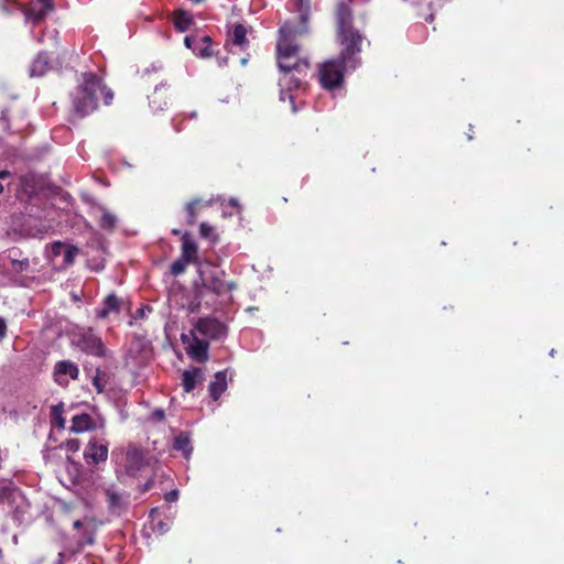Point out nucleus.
<instances>
[{
  "mask_svg": "<svg viewBox=\"0 0 564 564\" xmlns=\"http://www.w3.org/2000/svg\"><path fill=\"white\" fill-rule=\"evenodd\" d=\"M147 312H151V308L149 306L139 307L135 312L134 318H143Z\"/></svg>",
  "mask_w": 564,
  "mask_h": 564,
  "instance_id": "nucleus-37",
  "label": "nucleus"
},
{
  "mask_svg": "<svg viewBox=\"0 0 564 564\" xmlns=\"http://www.w3.org/2000/svg\"><path fill=\"white\" fill-rule=\"evenodd\" d=\"M97 530V523L94 520H89L86 524V528L83 532V539L84 541H80L79 544L83 546L86 544H93L95 542V532Z\"/></svg>",
  "mask_w": 564,
  "mask_h": 564,
  "instance_id": "nucleus-24",
  "label": "nucleus"
},
{
  "mask_svg": "<svg viewBox=\"0 0 564 564\" xmlns=\"http://www.w3.org/2000/svg\"><path fill=\"white\" fill-rule=\"evenodd\" d=\"M198 272L202 279V288L205 291L224 297L227 302L232 300L231 292L237 289V284L225 279L226 272L224 270L218 269L210 262H206L199 267Z\"/></svg>",
  "mask_w": 564,
  "mask_h": 564,
  "instance_id": "nucleus-4",
  "label": "nucleus"
},
{
  "mask_svg": "<svg viewBox=\"0 0 564 564\" xmlns=\"http://www.w3.org/2000/svg\"><path fill=\"white\" fill-rule=\"evenodd\" d=\"M185 261L189 263H195L197 261V245L191 238L188 232H184L182 236V257Z\"/></svg>",
  "mask_w": 564,
  "mask_h": 564,
  "instance_id": "nucleus-15",
  "label": "nucleus"
},
{
  "mask_svg": "<svg viewBox=\"0 0 564 564\" xmlns=\"http://www.w3.org/2000/svg\"><path fill=\"white\" fill-rule=\"evenodd\" d=\"M54 10L52 0H32L23 10L25 19L40 23Z\"/></svg>",
  "mask_w": 564,
  "mask_h": 564,
  "instance_id": "nucleus-10",
  "label": "nucleus"
},
{
  "mask_svg": "<svg viewBox=\"0 0 564 564\" xmlns=\"http://www.w3.org/2000/svg\"><path fill=\"white\" fill-rule=\"evenodd\" d=\"M109 443L100 437H91L84 451V457L88 464H99L108 458Z\"/></svg>",
  "mask_w": 564,
  "mask_h": 564,
  "instance_id": "nucleus-8",
  "label": "nucleus"
},
{
  "mask_svg": "<svg viewBox=\"0 0 564 564\" xmlns=\"http://www.w3.org/2000/svg\"><path fill=\"white\" fill-rule=\"evenodd\" d=\"M196 40L193 36H186L184 40V44L187 48L192 50L193 53H196Z\"/></svg>",
  "mask_w": 564,
  "mask_h": 564,
  "instance_id": "nucleus-35",
  "label": "nucleus"
},
{
  "mask_svg": "<svg viewBox=\"0 0 564 564\" xmlns=\"http://www.w3.org/2000/svg\"><path fill=\"white\" fill-rule=\"evenodd\" d=\"M173 446L176 451L182 452L185 458H188L193 451L188 436L184 434L175 437Z\"/></svg>",
  "mask_w": 564,
  "mask_h": 564,
  "instance_id": "nucleus-22",
  "label": "nucleus"
},
{
  "mask_svg": "<svg viewBox=\"0 0 564 564\" xmlns=\"http://www.w3.org/2000/svg\"><path fill=\"white\" fill-rule=\"evenodd\" d=\"M198 203H199L198 200H193V202L188 203L186 206L187 223L189 225H193L196 221V207H197Z\"/></svg>",
  "mask_w": 564,
  "mask_h": 564,
  "instance_id": "nucleus-31",
  "label": "nucleus"
},
{
  "mask_svg": "<svg viewBox=\"0 0 564 564\" xmlns=\"http://www.w3.org/2000/svg\"><path fill=\"white\" fill-rule=\"evenodd\" d=\"M188 263L189 262L185 261L183 258L175 260L171 265V273L173 275L182 274Z\"/></svg>",
  "mask_w": 564,
  "mask_h": 564,
  "instance_id": "nucleus-30",
  "label": "nucleus"
},
{
  "mask_svg": "<svg viewBox=\"0 0 564 564\" xmlns=\"http://www.w3.org/2000/svg\"><path fill=\"white\" fill-rule=\"evenodd\" d=\"M202 379H203L202 371L198 368L185 370L183 372V378H182V386H183L184 391L186 393L192 392L195 389L196 384L199 381H202Z\"/></svg>",
  "mask_w": 564,
  "mask_h": 564,
  "instance_id": "nucleus-18",
  "label": "nucleus"
},
{
  "mask_svg": "<svg viewBox=\"0 0 564 564\" xmlns=\"http://www.w3.org/2000/svg\"><path fill=\"white\" fill-rule=\"evenodd\" d=\"M554 354H555V350H554V349H552V350L550 351V355H551V356H554Z\"/></svg>",
  "mask_w": 564,
  "mask_h": 564,
  "instance_id": "nucleus-50",
  "label": "nucleus"
},
{
  "mask_svg": "<svg viewBox=\"0 0 564 564\" xmlns=\"http://www.w3.org/2000/svg\"><path fill=\"white\" fill-rule=\"evenodd\" d=\"M230 39L232 44L236 46L245 45V43L247 42L246 28L242 24L235 25Z\"/></svg>",
  "mask_w": 564,
  "mask_h": 564,
  "instance_id": "nucleus-23",
  "label": "nucleus"
},
{
  "mask_svg": "<svg viewBox=\"0 0 564 564\" xmlns=\"http://www.w3.org/2000/svg\"><path fill=\"white\" fill-rule=\"evenodd\" d=\"M172 232H173L174 235H180V234H181V231H180L178 229H173V230H172Z\"/></svg>",
  "mask_w": 564,
  "mask_h": 564,
  "instance_id": "nucleus-46",
  "label": "nucleus"
},
{
  "mask_svg": "<svg viewBox=\"0 0 564 564\" xmlns=\"http://www.w3.org/2000/svg\"><path fill=\"white\" fill-rule=\"evenodd\" d=\"M30 270V260L18 248H11L0 253V274L17 276Z\"/></svg>",
  "mask_w": 564,
  "mask_h": 564,
  "instance_id": "nucleus-6",
  "label": "nucleus"
},
{
  "mask_svg": "<svg viewBox=\"0 0 564 564\" xmlns=\"http://www.w3.org/2000/svg\"><path fill=\"white\" fill-rule=\"evenodd\" d=\"M56 564H64V553H58V558Z\"/></svg>",
  "mask_w": 564,
  "mask_h": 564,
  "instance_id": "nucleus-43",
  "label": "nucleus"
},
{
  "mask_svg": "<svg viewBox=\"0 0 564 564\" xmlns=\"http://www.w3.org/2000/svg\"><path fill=\"white\" fill-rule=\"evenodd\" d=\"M54 379L59 386H66L68 379H77L79 369L77 365L70 360H62L54 366Z\"/></svg>",
  "mask_w": 564,
  "mask_h": 564,
  "instance_id": "nucleus-12",
  "label": "nucleus"
},
{
  "mask_svg": "<svg viewBox=\"0 0 564 564\" xmlns=\"http://www.w3.org/2000/svg\"><path fill=\"white\" fill-rule=\"evenodd\" d=\"M199 231L202 237L208 238L213 231V227L209 226L207 223H202L199 226Z\"/></svg>",
  "mask_w": 564,
  "mask_h": 564,
  "instance_id": "nucleus-34",
  "label": "nucleus"
},
{
  "mask_svg": "<svg viewBox=\"0 0 564 564\" xmlns=\"http://www.w3.org/2000/svg\"><path fill=\"white\" fill-rule=\"evenodd\" d=\"M124 304L122 299H119L116 294H109L102 302V306L96 311L98 318L105 319L111 313H119L121 306Z\"/></svg>",
  "mask_w": 564,
  "mask_h": 564,
  "instance_id": "nucleus-13",
  "label": "nucleus"
},
{
  "mask_svg": "<svg viewBox=\"0 0 564 564\" xmlns=\"http://www.w3.org/2000/svg\"><path fill=\"white\" fill-rule=\"evenodd\" d=\"M102 96L105 104L109 105L113 98V94L108 89L93 73H86L83 82L73 94V116L82 119L97 109V100Z\"/></svg>",
  "mask_w": 564,
  "mask_h": 564,
  "instance_id": "nucleus-3",
  "label": "nucleus"
},
{
  "mask_svg": "<svg viewBox=\"0 0 564 564\" xmlns=\"http://www.w3.org/2000/svg\"><path fill=\"white\" fill-rule=\"evenodd\" d=\"M94 426L93 417L89 414L82 413L72 419L70 431L74 433H83L91 430Z\"/></svg>",
  "mask_w": 564,
  "mask_h": 564,
  "instance_id": "nucleus-19",
  "label": "nucleus"
},
{
  "mask_svg": "<svg viewBox=\"0 0 564 564\" xmlns=\"http://www.w3.org/2000/svg\"><path fill=\"white\" fill-rule=\"evenodd\" d=\"M229 205L232 206V207H236V208L240 207L237 198H230L229 199Z\"/></svg>",
  "mask_w": 564,
  "mask_h": 564,
  "instance_id": "nucleus-42",
  "label": "nucleus"
},
{
  "mask_svg": "<svg viewBox=\"0 0 564 564\" xmlns=\"http://www.w3.org/2000/svg\"><path fill=\"white\" fill-rule=\"evenodd\" d=\"M7 334V324L3 318L0 317V340L6 337Z\"/></svg>",
  "mask_w": 564,
  "mask_h": 564,
  "instance_id": "nucleus-38",
  "label": "nucleus"
},
{
  "mask_svg": "<svg viewBox=\"0 0 564 564\" xmlns=\"http://www.w3.org/2000/svg\"><path fill=\"white\" fill-rule=\"evenodd\" d=\"M307 10H308V1L299 0V11H300V18L303 22V24L307 21Z\"/></svg>",
  "mask_w": 564,
  "mask_h": 564,
  "instance_id": "nucleus-32",
  "label": "nucleus"
},
{
  "mask_svg": "<svg viewBox=\"0 0 564 564\" xmlns=\"http://www.w3.org/2000/svg\"><path fill=\"white\" fill-rule=\"evenodd\" d=\"M51 67L50 58L45 53H40L30 66V75L32 77L43 76Z\"/></svg>",
  "mask_w": 564,
  "mask_h": 564,
  "instance_id": "nucleus-17",
  "label": "nucleus"
},
{
  "mask_svg": "<svg viewBox=\"0 0 564 564\" xmlns=\"http://www.w3.org/2000/svg\"><path fill=\"white\" fill-rule=\"evenodd\" d=\"M173 127H174L175 131H177V132L181 131V128L176 124L175 119L173 120Z\"/></svg>",
  "mask_w": 564,
  "mask_h": 564,
  "instance_id": "nucleus-44",
  "label": "nucleus"
},
{
  "mask_svg": "<svg viewBox=\"0 0 564 564\" xmlns=\"http://www.w3.org/2000/svg\"><path fill=\"white\" fill-rule=\"evenodd\" d=\"M195 117H196V112L194 111L191 113V118H195Z\"/></svg>",
  "mask_w": 564,
  "mask_h": 564,
  "instance_id": "nucleus-49",
  "label": "nucleus"
},
{
  "mask_svg": "<svg viewBox=\"0 0 564 564\" xmlns=\"http://www.w3.org/2000/svg\"><path fill=\"white\" fill-rule=\"evenodd\" d=\"M352 13L345 3L337 9V40L341 46L338 58L326 61L321 65L318 77L325 89L333 90L341 86L344 74L354 70L360 63L361 34L351 25Z\"/></svg>",
  "mask_w": 564,
  "mask_h": 564,
  "instance_id": "nucleus-1",
  "label": "nucleus"
},
{
  "mask_svg": "<svg viewBox=\"0 0 564 564\" xmlns=\"http://www.w3.org/2000/svg\"><path fill=\"white\" fill-rule=\"evenodd\" d=\"M151 487V482L145 484V490H148Z\"/></svg>",
  "mask_w": 564,
  "mask_h": 564,
  "instance_id": "nucleus-47",
  "label": "nucleus"
},
{
  "mask_svg": "<svg viewBox=\"0 0 564 564\" xmlns=\"http://www.w3.org/2000/svg\"><path fill=\"white\" fill-rule=\"evenodd\" d=\"M101 217L99 220V225L102 229L112 230L117 224V217L106 209L101 208Z\"/></svg>",
  "mask_w": 564,
  "mask_h": 564,
  "instance_id": "nucleus-25",
  "label": "nucleus"
},
{
  "mask_svg": "<svg viewBox=\"0 0 564 564\" xmlns=\"http://www.w3.org/2000/svg\"><path fill=\"white\" fill-rule=\"evenodd\" d=\"M88 521H89V520H87V521L76 520V521L74 522L73 527H74L75 529H80V528H84V529H85V528H86V524H87V522H88Z\"/></svg>",
  "mask_w": 564,
  "mask_h": 564,
  "instance_id": "nucleus-39",
  "label": "nucleus"
},
{
  "mask_svg": "<svg viewBox=\"0 0 564 564\" xmlns=\"http://www.w3.org/2000/svg\"><path fill=\"white\" fill-rule=\"evenodd\" d=\"M79 250L77 247L72 245H66L65 250L63 252V262L62 267L67 268L72 265L75 261L76 256L78 254Z\"/></svg>",
  "mask_w": 564,
  "mask_h": 564,
  "instance_id": "nucleus-27",
  "label": "nucleus"
},
{
  "mask_svg": "<svg viewBox=\"0 0 564 564\" xmlns=\"http://www.w3.org/2000/svg\"><path fill=\"white\" fill-rule=\"evenodd\" d=\"M279 32L280 39L276 44V51L280 70L306 75L308 62L306 58L299 57V45L294 41L296 35L306 32V26L297 28L291 22H285Z\"/></svg>",
  "mask_w": 564,
  "mask_h": 564,
  "instance_id": "nucleus-2",
  "label": "nucleus"
},
{
  "mask_svg": "<svg viewBox=\"0 0 564 564\" xmlns=\"http://www.w3.org/2000/svg\"><path fill=\"white\" fill-rule=\"evenodd\" d=\"M426 20L427 21H432L433 20V14H430V17Z\"/></svg>",
  "mask_w": 564,
  "mask_h": 564,
  "instance_id": "nucleus-48",
  "label": "nucleus"
},
{
  "mask_svg": "<svg viewBox=\"0 0 564 564\" xmlns=\"http://www.w3.org/2000/svg\"><path fill=\"white\" fill-rule=\"evenodd\" d=\"M288 98L290 99L291 102H293V100H294V96L293 95H291V94L288 95Z\"/></svg>",
  "mask_w": 564,
  "mask_h": 564,
  "instance_id": "nucleus-45",
  "label": "nucleus"
},
{
  "mask_svg": "<svg viewBox=\"0 0 564 564\" xmlns=\"http://www.w3.org/2000/svg\"><path fill=\"white\" fill-rule=\"evenodd\" d=\"M70 343L88 355L95 357H104L106 355V348L101 338L91 328H75L70 333Z\"/></svg>",
  "mask_w": 564,
  "mask_h": 564,
  "instance_id": "nucleus-5",
  "label": "nucleus"
},
{
  "mask_svg": "<svg viewBox=\"0 0 564 564\" xmlns=\"http://www.w3.org/2000/svg\"><path fill=\"white\" fill-rule=\"evenodd\" d=\"M169 530L167 525L163 522H159L156 525V531L160 533H164Z\"/></svg>",
  "mask_w": 564,
  "mask_h": 564,
  "instance_id": "nucleus-40",
  "label": "nucleus"
},
{
  "mask_svg": "<svg viewBox=\"0 0 564 564\" xmlns=\"http://www.w3.org/2000/svg\"><path fill=\"white\" fill-rule=\"evenodd\" d=\"M304 76L305 75H299L296 72H282V76L280 78V86L282 87V100H284L286 97L284 89L290 91L292 89L301 88Z\"/></svg>",
  "mask_w": 564,
  "mask_h": 564,
  "instance_id": "nucleus-14",
  "label": "nucleus"
},
{
  "mask_svg": "<svg viewBox=\"0 0 564 564\" xmlns=\"http://www.w3.org/2000/svg\"><path fill=\"white\" fill-rule=\"evenodd\" d=\"M226 379H227L226 372H224V371H218L215 375V380L212 381L209 384V393L214 400H218L220 394L226 390V388H227Z\"/></svg>",
  "mask_w": 564,
  "mask_h": 564,
  "instance_id": "nucleus-20",
  "label": "nucleus"
},
{
  "mask_svg": "<svg viewBox=\"0 0 564 564\" xmlns=\"http://www.w3.org/2000/svg\"><path fill=\"white\" fill-rule=\"evenodd\" d=\"M195 330L212 339L225 337L227 333L226 326L213 317L199 318L195 325Z\"/></svg>",
  "mask_w": 564,
  "mask_h": 564,
  "instance_id": "nucleus-11",
  "label": "nucleus"
},
{
  "mask_svg": "<svg viewBox=\"0 0 564 564\" xmlns=\"http://www.w3.org/2000/svg\"><path fill=\"white\" fill-rule=\"evenodd\" d=\"M63 404H56L51 408L52 422L58 429L65 427V419L63 417Z\"/></svg>",
  "mask_w": 564,
  "mask_h": 564,
  "instance_id": "nucleus-26",
  "label": "nucleus"
},
{
  "mask_svg": "<svg viewBox=\"0 0 564 564\" xmlns=\"http://www.w3.org/2000/svg\"><path fill=\"white\" fill-rule=\"evenodd\" d=\"M187 352L193 359L205 361L208 358V343L194 338L193 343L187 348Z\"/></svg>",
  "mask_w": 564,
  "mask_h": 564,
  "instance_id": "nucleus-16",
  "label": "nucleus"
},
{
  "mask_svg": "<svg viewBox=\"0 0 564 564\" xmlns=\"http://www.w3.org/2000/svg\"><path fill=\"white\" fill-rule=\"evenodd\" d=\"M196 55L200 57L210 56V37L204 36L199 41L196 42Z\"/></svg>",
  "mask_w": 564,
  "mask_h": 564,
  "instance_id": "nucleus-28",
  "label": "nucleus"
},
{
  "mask_svg": "<svg viewBox=\"0 0 564 564\" xmlns=\"http://www.w3.org/2000/svg\"><path fill=\"white\" fill-rule=\"evenodd\" d=\"M67 243L55 241L51 245L50 249L47 250V258L51 261H54L58 257L63 256V252L65 250Z\"/></svg>",
  "mask_w": 564,
  "mask_h": 564,
  "instance_id": "nucleus-29",
  "label": "nucleus"
},
{
  "mask_svg": "<svg viewBox=\"0 0 564 564\" xmlns=\"http://www.w3.org/2000/svg\"><path fill=\"white\" fill-rule=\"evenodd\" d=\"M120 465L128 476L135 477L147 466V459L141 449L129 446Z\"/></svg>",
  "mask_w": 564,
  "mask_h": 564,
  "instance_id": "nucleus-7",
  "label": "nucleus"
},
{
  "mask_svg": "<svg viewBox=\"0 0 564 564\" xmlns=\"http://www.w3.org/2000/svg\"><path fill=\"white\" fill-rule=\"evenodd\" d=\"M160 90H161V88L156 87V88H155V91H154V95H153L152 99L150 100V105H151V107H152L155 111L163 110V109H164V107H166V101H164V102H163V105L159 104V105L156 106V97H158V95L160 94Z\"/></svg>",
  "mask_w": 564,
  "mask_h": 564,
  "instance_id": "nucleus-33",
  "label": "nucleus"
},
{
  "mask_svg": "<svg viewBox=\"0 0 564 564\" xmlns=\"http://www.w3.org/2000/svg\"><path fill=\"white\" fill-rule=\"evenodd\" d=\"M193 20L192 17L185 11H177L174 17V26L180 32H185L189 29Z\"/></svg>",
  "mask_w": 564,
  "mask_h": 564,
  "instance_id": "nucleus-21",
  "label": "nucleus"
},
{
  "mask_svg": "<svg viewBox=\"0 0 564 564\" xmlns=\"http://www.w3.org/2000/svg\"><path fill=\"white\" fill-rule=\"evenodd\" d=\"M167 502H174L178 499V490L174 489L165 494L164 496Z\"/></svg>",
  "mask_w": 564,
  "mask_h": 564,
  "instance_id": "nucleus-36",
  "label": "nucleus"
},
{
  "mask_svg": "<svg viewBox=\"0 0 564 564\" xmlns=\"http://www.w3.org/2000/svg\"><path fill=\"white\" fill-rule=\"evenodd\" d=\"M153 417L156 420H163L164 419V411L163 410H155L153 412Z\"/></svg>",
  "mask_w": 564,
  "mask_h": 564,
  "instance_id": "nucleus-41",
  "label": "nucleus"
},
{
  "mask_svg": "<svg viewBox=\"0 0 564 564\" xmlns=\"http://www.w3.org/2000/svg\"><path fill=\"white\" fill-rule=\"evenodd\" d=\"M105 496L108 510L111 514L120 516L127 510L130 499V495L128 492L119 491L113 486H110L105 489Z\"/></svg>",
  "mask_w": 564,
  "mask_h": 564,
  "instance_id": "nucleus-9",
  "label": "nucleus"
}]
</instances>
